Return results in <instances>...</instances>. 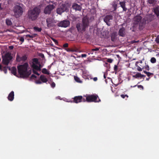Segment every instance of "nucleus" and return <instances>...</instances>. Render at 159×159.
<instances>
[{"label":"nucleus","instance_id":"f257e3e1","mask_svg":"<svg viewBox=\"0 0 159 159\" xmlns=\"http://www.w3.org/2000/svg\"><path fill=\"white\" fill-rule=\"evenodd\" d=\"M41 11V9L39 7H35L28 11L27 13V18L32 21L35 20L39 17Z\"/></svg>","mask_w":159,"mask_h":159},{"label":"nucleus","instance_id":"f03ea898","mask_svg":"<svg viewBox=\"0 0 159 159\" xmlns=\"http://www.w3.org/2000/svg\"><path fill=\"white\" fill-rule=\"evenodd\" d=\"M28 64L27 62L25 63L23 65H20L17 66L18 71L22 78L28 77L31 74V70L27 71Z\"/></svg>","mask_w":159,"mask_h":159},{"label":"nucleus","instance_id":"7ed1b4c3","mask_svg":"<svg viewBox=\"0 0 159 159\" xmlns=\"http://www.w3.org/2000/svg\"><path fill=\"white\" fill-rule=\"evenodd\" d=\"M118 2L120 7L123 9V11H126L127 9L126 7V1L125 0H117L113 1L111 4V7L113 9V11H115L116 10Z\"/></svg>","mask_w":159,"mask_h":159},{"label":"nucleus","instance_id":"20e7f679","mask_svg":"<svg viewBox=\"0 0 159 159\" xmlns=\"http://www.w3.org/2000/svg\"><path fill=\"white\" fill-rule=\"evenodd\" d=\"M89 25V21L86 19H83L82 23H78L76 25L78 31L80 33H83L86 30V29Z\"/></svg>","mask_w":159,"mask_h":159},{"label":"nucleus","instance_id":"39448f33","mask_svg":"<svg viewBox=\"0 0 159 159\" xmlns=\"http://www.w3.org/2000/svg\"><path fill=\"white\" fill-rule=\"evenodd\" d=\"M84 97L85 98V102H100V99H97L98 98V96L97 95L92 94H86V95H84Z\"/></svg>","mask_w":159,"mask_h":159},{"label":"nucleus","instance_id":"423d86ee","mask_svg":"<svg viewBox=\"0 0 159 159\" xmlns=\"http://www.w3.org/2000/svg\"><path fill=\"white\" fill-rule=\"evenodd\" d=\"M13 11L14 16L16 18H18L22 15L24 11L21 7L19 5H16L14 7Z\"/></svg>","mask_w":159,"mask_h":159},{"label":"nucleus","instance_id":"0eeeda50","mask_svg":"<svg viewBox=\"0 0 159 159\" xmlns=\"http://www.w3.org/2000/svg\"><path fill=\"white\" fill-rule=\"evenodd\" d=\"M68 11L69 9L67 7V4H62L56 9L57 13L59 15L61 14L65 11L67 12Z\"/></svg>","mask_w":159,"mask_h":159},{"label":"nucleus","instance_id":"6e6552de","mask_svg":"<svg viewBox=\"0 0 159 159\" xmlns=\"http://www.w3.org/2000/svg\"><path fill=\"white\" fill-rule=\"evenodd\" d=\"M2 62L3 64L6 65H8L10 61L12 59V57L11 55V54L7 53L5 56H2Z\"/></svg>","mask_w":159,"mask_h":159},{"label":"nucleus","instance_id":"1a4fd4ad","mask_svg":"<svg viewBox=\"0 0 159 159\" xmlns=\"http://www.w3.org/2000/svg\"><path fill=\"white\" fill-rule=\"evenodd\" d=\"M55 7L53 4H49L47 5L43 10V13L45 15H49L52 13L53 10L55 8Z\"/></svg>","mask_w":159,"mask_h":159},{"label":"nucleus","instance_id":"9d476101","mask_svg":"<svg viewBox=\"0 0 159 159\" xmlns=\"http://www.w3.org/2000/svg\"><path fill=\"white\" fill-rule=\"evenodd\" d=\"M73 102L76 103H78L79 102H85V98L84 97L82 96H75L73 98Z\"/></svg>","mask_w":159,"mask_h":159},{"label":"nucleus","instance_id":"9b49d317","mask_svg":"<svg viewBox=\"0 0 159 159\" xmlns=\"http://www.w3.org/2000/svg\"><path fill=\"white\" fill-rule=\"evenodd\" d=\"M47 26L48 28L54 27L56 22L55 20L52 18H48L46 19Z\"/></svg>","mask_w":159,"mask_h":159},{"label":"nucleus","instance_id":"f8f14e48","mask_svg":"<svg viewBox=\"0 0 159 159\" xmlns=\"http://www.w3.org/2000/svg\"><path fill=\"white\" fill-rule=\"evenodd\" d=\"M70 22L67 20H64L61 21L58 23V26L59 27L66 28L70 25Z\"/></svg>","mask_w":159,"mask_h":159},{"label":"nucleus","instance_id":"ddd939ff","mask_svg":"<svg viewBox=\"0 0 159 159\" xmlns=\"http://www.w3.org/2000/svg\"><path fill=\"white\" fill-rule=\"evenodd\" d=\"M27 59V56L25 54L20 57L18 54H17L16 57V61L17 62L21 61H25Z\"/></svg>","mask_w":159,"mask_h":159},{"label":"nucleus","instance_id":"4468645a","mask_svg":"<svg viewBox=\"0 0 159 159\" xmlns=\"http://www.w3.org/2000/svg\"><path fill=\"white\" fill-rule=\"evenodd\" d=\"M113 19V16L111 15H107L105 16L104 18V21L108 26H110L111 23L110 22V20H112Z\"/></svg>","mask_w":159,"mask_h":159},{"label":"nucleus","instance_id":"2eb2a0df","mask_svg":"<svg viewBox=\"0 0 159 159\" xmlns=\"http://www.w3.org/2000/svg\"><path fill=\"white\" fill-rule=\"evenodd\" d=\"M146 24V21L143 19L139 24V29L140 30H142L144 28Z\"/></svg>","mask_w":159,"mask_h":159},{"label":"nucleus","instance_id":"dca6fc26","mask_svg":"<svg viewBox=\"0 0 159 159\" xmlns=\"http://www.w3.org/2000/svg\"><path fill=\"white\" fill-rule=\"evenodd\" d=\"M118 34L119 36L124 37L125 35V29L124 27L120 28Z\"/></svg>","mask_w":159,"mask_h":159},{"label":"nucleus","instance_id":"f3484780","mask_svg":"<svg viewBox=\"0 0 159 159\" xmlns=\"http://www.w3.org/2000/svg\"><path fill=\"white\" fill-rule=\"evenodd\" d=\"M142 20V17L140 15H138L135 16L133 18L134 22L136 23L139 24Z\"/></svg>","mask_w":159,"mask_h":159},{"label":"nucleus","instance_id":"a211bd4d","mask_svg":"<svg viewBox=\"0 0 159 159\" xmlns=\"http://www.w3.org/2000/svg\"><path fill=\"white\" fill-rule=\"evenodd\" d=\"M72 8L76 11H80L82 9L81 6L76 3L73 4L72 6Z\"/></svg>","mask_w":159,"mask_h":159},{"label":"nucleus","instance_id":"6ab92c4d","mask_svg":"<svg viewBox=\"0 0 159 159\" xmlns=\"http://www.w3.org/2000/svg\"><path fill=\"white\" fill-rule=\"evenodd\" d=\"M144 58H143L142 60H139L138 61H136L135 64L136 66L137 67V70L138 71H142L143 67L141 68L138 65V64L139 63H142V61L144 60Z\"/></svg>","mask_w":159,"mask_h":159},{"label":"nucleus","instance_id":"aec40b11","mask_svg":"<svg viewBox=\"0 0 159 159\" xmlns=\"http://www.w3.org/2000/svg\"><path fill=\"white\" fill-rule=\"evenodd\" d=\"M14 92L13 91H12L8 95L7 97L8 100L11 101H12L14 99Z\"/></svg>","mask_w":159,"mask_h":159},{"label":"nucleus","instance_id":"412c9836","mask_svg":"<svg viewBox=\"0 0 159 159\" xmlns=\"http://www.w3.org/2000/svg\"><path fill=\"white\" fill-rule=\"evenodd\" d=\"M38 65H35L34 64H31V66L33 68V70H35L37 71H40L41 70V67H39Z\"/></svg>","mask_w":159,"mask_h":159},{"label":"nucleus","instance_id":"4be33fe9","mask_svg":"<svg viewBox=\"0 0 159 159\" xmlns=\"http://www.w3.org/2000/svg\"><path fill=\"white\" fill-rule=\"evenodd\" d=\"M153 11L157 17H158L159 16V7H157L154 8Z\"/></svg>","mask_w":159,"mask_h":159},{"label":"nucleus","instance_id":"5701e85b","mask_svg":"<svg viewBox=\"0 0 159 159\" xmlns=\"http://www.w3.org/2000/svg\"><path fill=\"white\" fill-rule=\"evenodd\" d=\"M40 79L43 83H46L48 81V80L45 75H41L40 76Z\"/></svg>","mask_w":159,"mask_h":159},{"label":"nucleus","instance_id":"b1692460","mask_svg":"<svg viewBox=\"0 0 159 159\" xmlns=\"http://www.w3.org/2000/svg\"><path fill=\"white\" fill-rule=\"evenodd\" d=\"M138 25V24L134 22H133L132 28H131L133 31H135L136 30Z\"/></svg>","mask_w":159,"mask_h":159},{"label":"nucleus","instance_id":"393cba45","mask_svg":"<svg viewBox=\"0 0 159 159\" xmlns=\"http://www.w3.org/2000/svg\"><path fill=\"white\" fill-rule=\"evenodd\" d=\"M143 77H145V76L143 75H142L141 74L139 73H137L135 75L133 76V77L136 78H142Z\"/></svg>","mask_w":159,"mask_h":159},{"label":"nucleus","instance_id":"a878e982","mask_svg":"<svg viewBox=\"0 0 159 159\" xmlns=\"http://www.w3.org/2000/svg\"><path fill=\"white\" fill-rule=\"evenodd\" d=\"M100 48H94L93 49L91 50V51H90V53L89 54H93V52H95V53L96 54L97 52L96 51H98L99 49H100Z\"/></svg>","mask_w":159,"mask_h":159},{"label":"nucleus","instance_id":"bb28decb","mask_svg":"<svg viewBox=\"0 0 159 159\" xmlns=\"http://www.w3.org/2000/svg\"><path fill=\"white\" fill-rule=\"evenodd\" d=\"M145 66H144L142 65H139V66L142 67H143V69H144L146 70H147L148 71L149 70H150V68L148 64H147L146 63H145Z\"/></svg>","mask_w":159,"mask_h":159},{"label":"nucleus","instance_id":"cd10ccee","mask_svg":"<svg viewBox=\"0 0 159 159\" xmlns=\"http://www.w3.org/2000/svg\"><path fill=\"white\" fill-rule=\"evenodd\" d=\"M34 64L35 65H38L39 64V62L37 58H34L32 59V64Z\"/></svg>","mask_w":159,"mask_h":159},{"label":"nucleus","instance_id":"c85d7f7f","mask_svg":"<svg viewBox=\"0 0 159 159\" xmlns=\"http://www.w3.org/2000/svg\"><path fill=\"white\" fill-rule=\"evenodd\" d=\"M11 73L14 75L16 76V67L13 66L12 67Z\"/></svg>","mask_w":159,"mask_h":159},{"label":"nucleus","instance_id":"c756f323","mask_svg":"<svg viewBox=\"0 0 159 159\" xmlns=\"http://www.w3.org/2000/svg\"><path fill=\"white\" fill-rule=\"evenodd\" d=\"M7 69H8L9 70H10V68L8 66H5L2 68V71H3L4 73L6 74L7 73Z\"/></svg>","mask_w":159,"mask_h":159},{"label":"nucleus","instance_id":"7c9ffc66","mask_svg":"<svg viewBox=\"0 0 159 159\" xmlns=\"http://www.w3.org/2000/svg\"><path fill=\"white\" fill-rule=\"evenodd\" d=\"M156 2V0H148L147 1V2H148L149 4L152 5H154L155 4Z\"/></svg>","mask_w":159,"mask_h":159},{"label":"nucleus","instance_id":"2f4dec72","mask_svg":"<svg viewBox=\"0 0 159 159\" xmlns=\"http://www.w3.org/2000/svg\"><path fill=\"white\" fill-rule=\"evenodd\" d=\"M6 24L7 25L10 26L12 25V22L9 19H6Z\"/></svg>","mask_w":159,"mask_h":159},{"label":"nucleus","instance_id":"473e14b6","mask_svg":"<svg viewBox=\"0 0 159 159\" xmlns=\"http://www.w3.org/2000/svg\"><path fill=\"white\" fill-rule=\"evenodd\" d=\"M42 72L44 74H47V75H49V73L48 72V71L47 70V69H46V68H45L42 69Z\"/></svg>","mask_w":159,"mask_h":159},{"label":"nucleus","instance_id":"72a5a7b5","mask_svg":"<svg viewBox=\"0 0 159 159\" xmlns=\"http://www.w3.org/2000/svg\"><path fill=\"white\" fill-rule=\"evenodd\" d=\"M143 72L146 74L148 76V77H149L150 76H151V75H153V74L152 73H150V72H147V71H145V70H144L143 71Z\"/></svg>","mask_w":159,"mask_h":159},{"label":"nucleus","instance_id":"f704fd0d","mask_svg":"<svg viewBox=\"0 0 159 159\" xmlns=\"http://www.w3.org/2000/svg\"><path fill=\"white\" fill-rule=\"evenodd\" d=\"M34 29L36 31H37L39 32L41 31L42 29L41 28H39L36 27H34Z\"/></svg>","mask_w":159,"mask_h":159},{"label":"nucleus","instance_id":"c9c22d12","mask_svg":"<svg viewBox=\"0 0 159 159\" xmlns=\"http://www.w3.org/2000/svg\"><path fill=\"white\" fill-rule=\"evenodd\" d=\"M150 61L152 63H154L156 62V60L155 57H152Z\"/></svg>","mask_w":159,"mask_h":159},{"label":"nucleus","instance_id":"e433bc0d","mask_svg":"<svg viewBox=\"0 0 159 159\" xmlns=\"http://www.w3.org/2000/svg\"><path fill=\"white\" fill-rule=\"evenodd\" d=\"M65 50L68 52H74L76 51L75 50L73 49H71L70 48H66L65 49Z\"/></svg>","mask_w":159,"mask_h":159},{"label":"nucleus","instance_id":"4c0bfd02","mask_svg":"<svg viewBox=\"0 0 159 159\" xmlns=\"http://www.w3.org/2000/svg\"><path fill=\"white\" fill-rule=\"evenodd\" d=\"M75 80L77 82H80L81 81L80 78L77 76H75L74 77Z\"/></svg>","mask_w":159,"mask_h":159},{"label":"nucleus","instance_id":"58836bf2","mask_svg":"<svg viewBox=\"0 0 159 159\" xmlns=\"http://www.w3.org/2000/svg\"><path fill=\"white\" fill-rule=\"evenodd\" d=\"M120 97L123 98H125V97L127 98H128V96L126 94H121L120 95Z\"/></svg>","mask_w":159,"mask_h":159},{"label":"nucleus","instance_id":"ea45409f","mask_svg":"<svg viewBox=\"0 0 159 159\" xmlns=\"http://www.w3.org/2000/svg\"><path fill=\"white\" fill-rule=\"evenodd\" d=\"M52 39L56 45H57L58 44V42L57 40L53 38H52Z\"/></svg>","mask_w":159,"mask_h":159},{"label":"nucleus","instance_id":"a19ab883","mask_svg":"<svg viewBox=\"0 0 159 159\" xmlns=\"http://www.w3.org/2000/svg\"><path fill=\"white\" fill-rule=\"evenodd\" d=\"M32 71H33V72L34 74L38 75H39V74L38 72H37L36 70H33Z\"/></svg>","mask_w":159,"mask_h":159},{"label":"nucleus","instance_id":"79ce46f5","mask_svg":"<svg viewBox=\"0 0 159 159\" xmlns=\"http://www.w3.org/2000/svg\"><path fill=\"white\" fill-rule=\"evenodd\" d=\"M113 61V60L111 58H108L107 60V61L110 63H112Z\"/></svg>","mask_w":159,"mask_h":159},{"label":"nucleus","instance_id":"37998d69","mask_svg":"<svg viewBox=\"0 0 159 159\" xmlns=\"http://www.w3.org/2000/svg\"><path fill=\"white\" fill-rule=\"evenodd\" d=\"M37 35V34H32V35H30V38H33L35 37Z\"/></svg>","mask_w":159,"mask_h":159},{"label":"nucleus","instance_id":"c03bdc74","mask_svg":"<svg viewBox=\"0 0 159 159\" xmlns=\"http://www.w3.org/2000/svg\"><path fill=\"white\" fill-rule=\"evenodd\" d=\"M111 39L112 41H113V39H114L115 38V35L114 34H112L111 35Z\"/></svg>","mask_w":159,"mask_h":159},{"label":"nucleus","instance_id":"a18cd8bd","mask_svg":"<svg viewBox=\"0 0 159 159\" xmlns=\"http://www.w3.org/2000/svg\"><path fill=\"white\" fill-rule=\"evenodd\" d=\"M55 85H56L55 84L54 82H53L51 84V87H52V88H54V87H55Z\"/></svg>","mask_w":159,"mask_h":159},{"label":"nucleus","instance_id":"49530a36","mask_svg":"<svg viewBox=\"0 0 159 159\" xmlns=\"http://www.w3.org/2000/svg\"><path fill=\"white\" fill-rule=\"evenodd\" d=\"M68 43H65L63 45V47L64 48H66L68 47Z\"/></svg>","mask_w":159,"mask_h":159},{"label":"nucleus","instance_id":"de8ad7c7","mask_svg":"<svg viewBox=\"0 0 159 159\" xmlns=\"http://www.w3.org/2000/svg\"><path fill=\"white\" fill-rule=\"evenodd\" d=\"M35 83L37 84H41L42 83V82L40 81L39 80H37L35 81Z\"/></svg>","mask_w":159,"mask_h":159},{"label":"nucleus","instance_id":"09e8293b","mask_svg":"<svg viewBox=\"0 0 159 159\" xmlns=\"http://www.w3.org/2000/svg\"><path fill=\"white\" fill-rule=\"evenodd\" d=\"M117 65H115L114 68V70L116 71H117Z\"/></svg>","mask_w":159,"mask_h":159},{"label":"nucleus","instance_id":"8fccbe9b","mask_svg":"<svg viewBox=\"0 0 159 159\" xmlns=\"http://www.w3.org/2000/svg\"><path fill=\"white\" fill-rule=\"evenodd\" d=\"M20 40L22 42H23L24 41V38L23 37H21L20 39Z\"/></svg>","mask_w":159,"mask_h":159},{"label":"nucleus","instance_id":"3c124183","mask_svg":"<svg viewBox=\"0 0 159 159\" xmlns=\"http://www.w3.org/2000/svg\"><path fill=\"white\" fill-rule=\"evenodd\" d=\"M155 41L157 43L159 44V38L157 37Z\"/></svg>","mask_w":159,"mask_h":159},{"label":"nucleus","instance_id":"603ef678","mask_svg":"<svg viewBox=\"0 0 159 159\" xmlns=\"http://www.w3.org/2000/svg\"><path fill=\"white\" fill-rule=\"evenodd\" d=\"M139 88H141L142 90L143 89V86L142 85H138L137 86Z\"/></svg>","mask_w":159,"mask_h":159},{"label":"nucleus","instance_id":"864d4df0","mask_svg":"<svg viewBox=\"0 0 159 159\" xmlns=\"http://www.w3.org/2000/svg\"><path fill=\"white\" fill-rule=\"evenodd\" d=\"M87 56V55L85 54H82L81 57H85Z\"/></svg>","mask_w":159,"mask_h":159},{"label":"nucleus","instance_id":"5fc2aeb1","mask_svg":"<svg viewBox=\"0 0 159 159\" xmlns=\"http://www.w3.org/2000/svg\"><path fill=\"white\" fill-rule=\"evenodd\" d=\"M37 77V76L35 75H32L31 76V78H36Z\"/></svg>","mask_w":159,"mask_h":159},{"label":"nucleus","instance_id":"6e6d98bb","mask_svg":"<svg viewBox=\"0 0 159 159\" xmlns=\"http://www.w3.org/2000/svg\"><path fill=\"white\" fill-rule=\"evenodd\" d=\"M93 80L94 81H96L97 80H98V78L97 77H94L93 78Z\"/></svg>","mask_w":159,"mask_h":159},{"label":"nucleus","instance_id":"4d7b16f0","mask_svg":"<svg viewBox=\"0 0 159 159\" xmlns=\"http://www.w3.org/2000/svg\"><path fill=\"white\" fill-rule=\"evenodd\" d=\"M14 47L13 46H9V48L10 49H13Z\"/></svg>","mask_w":159,"mask_h":159},{"label":"nucleus","instance_id":"13d9d810","mask_svg":"<svg viewBox=\"0 0 159 159\" xmlns=\"http://www.w3.org/2000/svg\"><path fill=\"white\" fill-rule=\"evenodd\" d=\"M41 57L42 58H44V55L43 54H41Z\"/></svg>","mask_w":159,"mask_h":159},{"label":"nucleus","instance_id":"bf43d9fd","mask_svg":"<svg viewBox=\"0 0 159 159\" xmlns=\"http://www.w3.org/2000/svg\"><path fill=\"white\" fill-rule=\"evenodd\" d=\"M26 37H29L30 38V35H29V34H27V35H26Z\"/></svg>","mask_w":159,"mask_h":159},{"label":"nucleus","instance_id":"052dcab7","mask_svg":"<svg viewBox=\"0 0 159 159\" xmlns=\"http://www.w3.org/2000/svg\"><path fill=\"white\" fill-rule=\"evenodd\" d=\"M2 8L1 7V4L0 3V9L2 10Z\"/></svg>","mask_w":159,"mask_h":159},{"label":"nucleus","instance_id":"680f3d73","mask_svg":"<svg viewBox=\"0 0 159 159\" xmlns=\"http://www.w3.org/2000/svg\"><path fill=\"white\" fill-rule=\"evenodd\" d=\"M136 41H134V40H133V41H132V43H136Z\"/></svg>","mask_w":159,"mask_h":159},{"label":"nucleus","instance_id":"e2e57ef3","mask_svg":"<svg viewBox=\"0 0 159 159\" xmlns=\"http://www.w3.org/2000/svg\"><path fill=\"white\" fill-rule=\"evenodd\" d=\"M2 66L0 64V70H2Z\"/></svg>","mask_w":159,"mask_h":159},{"label":"nucleus","instance_id":"0e129e2a","mask_svg":"<svg viewBox=\"0 0 159 159\" xmlns=\"http://www.w3.org/2000/svg\"><path fill=\"white\" fill-rule=\"evenodd\" d=\"M38 65H39V67H41V68L42 67V66L41 65V64H40L39 63V64Z\"/></svg>","mask_w":159,"mask_h":159},{"label":"nucleus","instance_id":"69168bd1","mask_svg":"<svg viewBox=\"0 0 159 159\" xmlns=\"http://www.w3.org/2000/svg\"><path fill=\"white\" fill-rule=\"evenodd\" d=\"M103 77H104V79H106V75H105V74L104 75Z\"/></svg>","mask_w":159,"mask_h":159},{"label":"nucleus","instance_id":"338daca9","mask_svg":"<svg viewBox=\"0 0 159 159\" xmlns=\"http://www.w3.org/2000/svg\"><path fill=\"white\" fill-rule=\"evenodd\" d=\"M156 56L158 57H159V53H158L157 54Z\"/></svg>","mask_w":159,"mask_h":159},{"label":"nucleus","instance_id":"774afa93","mask_svg":"<svg viewBox=\"0 0 159 159\" xmlns=\"http://www.w3.org/2000/svg\"><path fill=\"white\" fill-rule=\"evenodd\" d=\"M137 85H135L134 86H133V87H135Z\"/></svg>","mask_w":159,"mask_h":159}]
</instances>
